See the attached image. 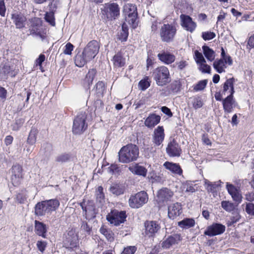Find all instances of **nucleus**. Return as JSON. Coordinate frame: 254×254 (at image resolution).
Here are the masks:
<instances>
[{
  "label": "nucleus",
  "mask_w": 254,
  "mask_h": 254,
  "mask_svg": "<svg viewBox=\"0 0 254 254\" xmlns=\"http://www.w3.org/2000/svg\"><path fill=\"white\" fill-rule=\"evenodd\" d=\"M12 18L13 19L16 28H21L24 26L26 18L21 14H12Z\"/></svg>",
  "instance_id": "nucleus-35"
},
{
  "label": "nucleus",
  "mask_w": 254,
  "mask_h": 254,
  "mask_svg": "<svg viewBox=\"0 0 254 254\" xmlns=\"http://www.w3.org/2000/svg\"><path fill=\"white\" fill-rule=\"evenodd\" d=\"M145 234L148 237L152 236L160 229L159 226L155 221H147L145 223Z\"/></svg>",
  "instance_id": "nucleus-21"
},
{
  "label": "nucleus",
  "mask_w": 254,
  "mask_h": 254,
  "mask_svg": "<svg viewBox=\"0 0 254 254\" xmlns=\"http://www.w3.org/2000/svg\"><path fill=\"white\" fill-rule=\"evenodd\" d=\"M235 82V80L233 77L227 79L223 86L222 94L225 95L228 92L230 93L229 95H233L235 92L234 87Z\"/></svg>",
  "instance_id": "nucleus-24"
},
{
  "label": "nucleus",
  "mask_w": 254,
  "mask_h": 254,
  "mask_svg": "<svg viewBox=\"0 0 254 254\" xmlns=\"http://www.w3.org/2000/svg\"><path fill=\"white\" fill-rule=\"evenodd\" d=\"M35 231L39 236L43 238L45 237V234L47 232V227L45 224L37 220L35 221Z\"/></svg>",
  "instance_id": "nucleus-31"
},
{
  "label": "nucleus",
  "mask_w": 254,
  "mask_h": 254,
  "mask_svg": "<svg viewBox=\"0 0 254 254\" xmlns=\"http://www.w3.org/2000/svg\"><path fill=\"white\" fill-rule=\"evenodd\" d=\"M10 173L11 174L10 180L12 185L14 186H19L23 179V169L21 165L15 164L12 166Z\"/></svg>",
  "instance_id": "nucleus-9"
},
{
  "label": "nucleus",
  "mask_w": 254,
  "mask_h": 254,
  "mask_svg": "<svg viewBox=\"0 0 254 254\" xmlns=\"http://www.w3.org/2000/svg\"><path fill=\"white\" fill-rule=\"evenodd\" d=\"M82 210L85 211L86 217L94 218L95 217V207L93 202H89L85 206L84 203L81 204Z\"/></svg>",
  "instance_id": "nucleus-26"
},
{
  "label": "nucleus",
  "mask_w": 254,
  "mask_h": 254,
  "mask_svg": "<svg viewBox=\"0 0 254 254\" xmlns=\"http://www.w3.org/2000/svg\"><path fill=\"white\" fill-rule=\"evenodd\" d=\"M174 192L167 188H162L158 190L157 194V200L159 203L167 202L171 200Z\"/></svg>",
  "instance_id": "nucleus-13"
},
{
  "label": "nucleus",
  "mask_w": 254,
  "mask_h": 254,
  "mask_svg": "<svg viewBox=\"0 0 254 254\" xmlns=\"http://www.w3.org/2000/svg\"><path fill=\"white\" fill-rule=\"evenodd\" d=\"M150 86L149 82L147 80H141L139 82V87L142 90H144Z\"/></svg>",
  "instance_id": "nucleus-56"
},
{
  "label": "nucleus",
  "mask_w": 254,
  "mask_h": 254,
  "mask_svg": "<svg viewBox=\"0 0 254 254\" xmlns=\"http://www.w3.org/2000/svg\"><path fill=\"white\" fill-rule=\"evenodd\" d=\"M181 240V235L180 234H174L164 241L162 243V246L165 249H168L172 246L178 244Z\"/></svg>",
  "instance_id": "nucleus-20"
},
{
  "label": "nucleus",
  "mask_w": 254,
  "mask_h": 254,
  "mask_svg": "<svg viewBox=\"0 0 254 254\" xmlns=\"http://www.w3.org/2000/svg\"><path fill=\"white\" fill-rule=\"evenodd\" d=\"M221 206L228 212H231L235 209V205L233 203L229 201H222L221 202Z\"/></svg>",
  "instance_id": "nucleus-44"
},
{
  "label": "nucleus",
  "mask_w": 254,
  "mask_h": 254,
  "mask_svg": "<svg viewBox=\"0 0 254 254\" xmlns=\"http://www.w3.org/2000/svg\"><path fill=\"white\" fill-rule=\"evenodd\" d=\"M103 188L102 187H99L97 191H96V199H99V202L100 206H102L103 204L105 203L104 194L103 192Z\"/></svg>",
  "instance_id": "nucleus-42"
},
{
  "label": "nucleus",
  "mask_w": 254,
  "mask_h": 254,
  "mask_svg": "<svg viewBox=\"0 0 254 254\" xmlns=\"http://www.w3.org/2000/svg\"><path fill=\"white\" fill-rule=\"evenodd\" d=\"M202 52L206 59L209 62H212L215 58V52L208 46L204 45L202 47Z\"/></svg>",
  "instance_id": "nucleus-33"
},
{
  "label": "nucleus",
  "mask_w": 254,
  "mask_h": 254,
  "mask_svg": "<svg viewBox=\"0 0 254 254\" xmlns=\"http://www.w3.org/2000/svg\"><path fill=\"white\" fill-rule=\"evenodd\" d=\"M35 213L36 215L40 216L49 214L45 201L38 202L35 205Z\"/></svg>",
  "instance_id": "nucleus-29"
},
{
  "label": "nucleus",
  "mask_w": 254,
  "mask_h": 254,
  "mask_svg": "<svg viewBox=\"0 0 254 254\" xmlns=\"http://www.w3.org/2000/svg\"><path fill=\"white\" fill-rule=\"evenodd\" d=\"M207 83V80L206 79L200 80L193 86V89L196 92L201 91L205 88Z\"/></svg>",
  "instance_id": "nucleus-43"
},
{
  "label": "nucleus",
  "mask_w": 254,
  "mask_h": 254,
  "mask_svg": "<svg viewBox=\"0 0 254 254\" xmlns=\"http://www.w3.org/2000/svg\"><path fill=\"white\" fill-rule=\"evenodd\" d=\"M177 32L175 25L164 24L160 30V36L162 41L169 43L173 41Z\"/></svg>",
  "instance_id": "nucleus-6"
},
{
  "label": "nucleus",
  "mask_w": 254,
  "mask_h": 254,
  "mask_svg": "<svg viewBox=\"0 0 254 254\" xmlns=\"http://www.w3.org/2000/svg\"><path fill=\"white\" fill-rule=\"evenodd\" d=\"M248 46L251 48H254V34L250 37L248 41Z\"/></svg>",
  "instance_id": "nucleus-64"
},
{
  "label": "nucleus",
  "mask_w": 254,
  "mask_h": 254,
  "mask_svg": "<svg viewBox=\"0 0 254 254\" xmlns=\"http://www.w3.org/2000/svg\"><path fill=\"white\" fill-rule=\"evenodd\" d=\"M192 106L195 109H197L203 106V102L199 97L194 98L193 99Z\"/></svg>",
  "instance_id": "nucleus-51"
},
{
  "label": "nucleus",
  "mask_w": 254,
  "mask_h": 254,
  "mask_svg": "<svg viewBox=\"0 0 254 254\" xmlns=\"http://www.w3.org/2000/svg\"><path fill=\"white\" fill-rule=\"evenodd\" d=\"M204 185L205 188L207 190L208 192H211L213 191V188H212V183L209 181L208 180L205 179L204 180Z\"/></svg>",
  "instance_id": "nucleus-62"
},
{
  "label": "nucleus",
  "mask_w": 254,
  "mask_h": 254,
  "mask_svg": "<svg viewBox=\"0 0 254 254\" xmlns=\"http://www.w3.org/2000/svg\"><path fill=\"white\" fill-rule=\"evenodd\" d=\"M95 76V70L92 69L89 70L84 80V84L85 87L88 89L92 88L93 90L95 87V85L93 84V81Z\"/></svg>",
  "instance_id": "nucleus-25"
},
{
  "label": "nucleus",
  "mask_w": 254,
  "mask_h": 254,
  "mask_svg": "<svg viewBox=\"0 0 254 254\" xmlns=\"http://www.w3.org/2000/svg\"><path fill=\"white\" fill-rule=\"evenodd\" d=\"M123 13L125 17V22L133 28H135L138 25L137 8L135 5L131 3L125 4Z\"/></svg>",
  "instance_id": "nucleus-2"
},
{
  "label": "nucleus",
  "mask_w": 254,
  "mask_h": 254,
  "mask_svg": "<svg viewBox=\"0 0 254 254\" xmlns=\"http://www.w3.org/2000/svg\"><path fill=\"white\" fill-rule=\"evenodd\" d=\"M111 191L116 195H120L124 192V190L118 185H113L110 187Z\"/></svg>",
  "instance_id": "nucleus-48"
},
{
  "label": "nucleus",
  "mask_w": 254,
  "mask_h": 254,
  "mask_svg": "<svg viewBox=\"0 0 254 254\" xmlns=\"http://www.w3.org/2000/svg\"><path fill=\"white\" fill-rule=\"evenodd\" d=\"M183 189L186 192H194L195 191V189L192 186V185L190 184L189 183H186L183 185Z\"/></svg>",
  "instance_id": "nucleus-57"
},
{
  "label": "nucleus",
  "mask_w": 254,
  "mask_h": 254,
  "mask_svg": "<svg viewBox=\"0 0 254 254\" xmlns=\"http://www.w3.org/2000/svg\"><path fill=\"white\" fill-rule=\"evenodd\" d=\"M46 206L48 208L49 214H51L53 211H56L60 205V202L57 199H52L45 200Z\"/></svg>",
  "instance_id": "nucleus-32"
},
{
  "label": "nucleus",
  "mask_w": 254,
  "mask_h": 254,
  "mask_svg": "<svg viewBox=\"0 0 254 254\" xmlns=\"http://www.w3.org/2000/svg\"><path fill=\"white\" fill-rule=\"evenodd\" d=\"M45 20L49 23L52 26L55 25L54 13L53 11L47 12L45 14Z\"/></svg>",
  "instance_id": "nucleus-45"
},
{
  "label": "nucleus",
  "mask_w": 254,
  "mask_h": 254,
  "mask_svg": "<svg viewBox=\"0 0 254 254\" xmlns=\"http://www.w3.org/2000/svg\"><path fill=\"white\" fill-rule=\"evenodd\" d=\"M152 76L159 86H163L170 81V75L168 68L164 65L154 69Z\"/></svg>",
  "instance_id": "nucleus-3"
},
{
  "label": "nucleus",
  "mask_w": 254,
  "mask_h": 254,
  "mask_svg": "<svg viewBox=\"0 0 254 254\" xmlns=\"http://www.w3.org/2000/svg\"><path fill=\"white\" fill-rule=\"evenodd\" d=\"M71 158V156L69 154L64 153L58 156L56 160L58 162L63 163L69 161Z\"/></svg>",
  "instance_id": "nucleus-47"
},
{
  "label": "nucleus",
  "mask_w": 254,
  "mask_h": 254,
  "mask_svg": "<svg viewBox=\"0 0 254 254\" xmlns=\"http://www.w3.org/2000/svg\"><path fill=\"white\" fill-rule=\"evenodd\" d=\"M194 59L197 65L206 61L202 54L197 50L194 51Z\"/></svg>",
  "instance_id": "nucleus-46"
},
{
  "label": "nucleus",
  "mask_w": 254,
  "mask_h": 254,
  "mask_svg": "<svg viewBox=\"0 0 254 254\" xmlns=\"http://www.w3.org/2000/svg\"><path fill=\"white\" fill-rule=\"evenodd\" d=\"M89 60L87 59L83 53L77 54L75 57V64L78 67H82Z\"/></svg>",
  "instance_id": "nucleus-39"
},
{
  "label": "nucleus",
  "mask_w": 254,
  "mask_h": 254,
  "mask_svg": "<svg viewBox=\"0 0 254 254\" xmlns=\"http://www.w3.org/2000/svg\"><path fill=\"white\" fill-rule=\"evenodd\" d=\"M109 171L114 174L118 173L119 172V168L117 165H112L109 168Z\"/></svg>",
  "instance_id": "nucleus-63"
},
{
  "label": "nucleus",
  "mask_w": 254,
  "mask_h": 254,
  "mask_svg": "<svg viewBox=\"0 0 254 254\" xmlns=\"http://www.w3.org/2000/svg\"><path fill=\"white\" fill-rule=\"evenodd\" d=\"M163 166L173 174L179 175L182 174L183 171L180 166L178 164L167 161L164 163Z\"/></svg>",
  "instance_id": "nucleus-28"
},
{
  "label": "nucleus",
  "mask_w": 254,
  "mask_h": 254,
  "mask_svg": "<svg viewBox=\"0 0 254 254\" xmlns=\"http://www.w3.org/2000/svg\"><path fill=\"white\" fill-rule=\"evenodd\" d=\"M64 244L67 248L72 249L76 247L78 239V236L74 229H71L65 235Z\"/></svg>",
  "instance_id": "nucleus-10"
},
{
  "label": "nucleus",
  "mask_w": 254,
  "mask_h": 254,
  "mask_svg": "<svg viewBox=\"0 0 254 254\" xmlns=\"http://www.w3.org/2000/svg\"><path fill=\"white\" fill-rule=\"evenodd\" d=\"M222 104L224 112L230 113L236 106L237 103L233 98V95H229L222 100Z\"/></svg>",
  "instance_id": "nucleus-16"
},
{
  "label": "nucleus",
  "mask_w": 254,
  "mask_h": 254,
  "mask_svg": "<svg viewBox=\"0 0 254 254\" xmlns=\"http://www.w3.org/2000/svg\"><path fill=\"white\" fill-rule=\"evenodd\" d=\"M95 41H92L90 42L86 47L85 48L83 54L87 58V59L90 60L94 59L95 57Z\"/></svg>",
  "instance_id": "nucleus-23"
},
{
  "label": "nucleus",
  "mask_w": 254,
  "mask_h": 254,
  "mask_svg": "<svg viewBox=\"0 0 254 254\" xmlns=\"http://www.w3.org/2000/svg\"><path fill=\"white\" fill-rule=\"evenodd\" d=\"M246 211L251 215H254V204L249 202L246 203Z\"/></svg>",
  "instance_id": "nucleus-53"
},
{
  "label": "nucleus",
  "mask_w": 254,
  "mask_h": 254,
  "mask_svg": "<svg viewBox=\"0 0 254 254\" xmlns=\"http://www.w3.org/2000/svg\"><path fill=\"white\" fill-rule=\"evenodd\" d=\"M139 156L138 147L133 144L123 146L118 153L119 161L123 163H128L136 160Z\"/></svg>",
  "instance_id": "nucleus-1"
},
{
  "label": "nucleus",
  "mask_w": 254,
  "mask_h": 254,
  "mask_svg": "<svg viewBox=\"0 0 254 254\" xmlns=\"http://www.w3.org/2000/svg\"><path fill=\"white\" fill-rule=\"evenodd\" d=\"M213 66L215 70L219 73L225 72V69L227 65L225 64V62L223 59H217L214 61Z\"/></svg>",
  "instance_id": "nucleus-34"
},
{
  "label": "nucleus",
  "mask_w": 254,
  "mask_h": 254,
  "mask_svg": "<svg viewBox=\"0 0 254 254\" xmlns=\"http://www.w3.org/2000/svg\"><path fill=\"white\" fill-rule=\"evenodd\" d=\"M182 213V206L180 203L176 202L171 204L168 208V215L170 219H174Z\"/></svg>",
  "instance_id": "nucleus-18"
},
{
  "label": "nucleus",
  "mask_w": 254,
  "mask_h": 254,
  "mask_svg": "<svg viewBox=\"0 0 254 254\" xmlns=\"http://www.w3.org/2000/svg\"><path fill=\"white\" fill-rule=\"evenodd\" d=\"M87 115L85 112H81L77 114L73 120L72 132L74 134H81L87 128L86 122Z\"/></svg>",
  "instance_id": "nucleus-5"
},
{
  "label": "nucleus",
  "mask_w": 254,
  "mask_h": 254,
  "mask_svg": "<svg viewBox=\"0 0 254 254\" xmlns=\"http://www.w3.org/2000/svg\"><path fill=\"white\" fill-rule=\"evenodd\" d=\"M73 49V46L70 43H67L65 46L64 53L65 55H71Z\"/></svg>",
  "instance_id": "nucleus-54"
},
{
  "label": "nucleus",
  "mask_w": 254,
  "mask_h": 254,
  "mask_svg": "<svg viewBox=\"0 0 254 254\" xmlns=\"http://www.w3.org/2000/svg\"><path fill=\"white\" fill-rule=\"evenodd\" d=\"M157 57L161 62L166 64H170L174 63L176 59L174 54L165 51L160 52L158 54Z\"/></svg>",
  "instance_id": "nucleus-19"
},
{
  "label": "nucleus",
  "mask_w": 254,
  "mask_h": 254,
  "mask_svg": "<svg viewBox=\"0 0 254 254\" xmlns=\"http://www.w3.org/2000/svg\"><path fill=\"white\" fill-rule=\"evenodd\" d=\"M164 129L162 126H158L155 128L152 134V142L155 146L161 145L164 139Z\"/></svg>",
  "instance_id": "nucleus-14"
},
{
  "label": "nucleus",
  "mask_w": 254,
  "mask_h": 254,
  "mask_svg": "<svg viewBox=\"0 0 254 254\" xmlns=\"http://www.w3.org/2000/svg\"><path fill=\"white\" fill-rule=\"evenodd\" d=\"M6 11L5 3L3 0H0V15L4 16Z\"/></svg>",
  "instance_id": "nucleus-61"
},
{
  "label": "nucleus",
  "mask_w": 254,
  "mask_h": 254,
  "mask_svg": "<svg viewBox=\"0 0 254 254\" xmlns=\"http://www.w3.org/2000/svg\"><path fill=\"white\" fill-rule=\"evenodd\" d=\"M182 27L186 31L192 33L196 29L197 24L190 16L182 14L180 15Z\"/></svg>",
  "instance_id": "nucleus-11"
},
{
  "label": "nucleus",
  "mask_w": 254,
  "mask_h": 254,
  "mask_svg": "<svg viewBox=\"0 0 254 254\" xmlns=\"http://www.w3.org/2000/svg\"><path fill=\"white\" fill-rule=\"evenodd\" d=\"M101 13L103 15L108 19L117 18L120 13V8L119 5L115 2H109L102 5Z\"/></svg>",
  "instance_id": "nucleus-4"
},
{
  "label": "nucleus",
  "mask_w": 254,
  "mask_h": 254,
  "mask_svg": "<svg viewBox=\"0 0 254 254\" xmlns=\"http://www.w3.org/2000/svg\"><path fill=\"white\" fill-rule=\"evenodd\" d=\"M52 149V145L49 143H44L42 146L41 150L45 152H50Z\"/></svg>",
  "instance_id": "nucleus-59"
},
{
  "label": "nucleus",
  "mask_w": 254,
  "mask_h": 254,
  "mask_svg": "<svg viewBox=\"0 0 254 254\" xmlns=\"http://www.w3.org/2000/svg\"><path fill=\"white\" fill-rule=\"evenodd\" d=\"M47 244L44 241H38L37 243V247L38 250L42 253H43L46 247Z\"/></svg>",
  "instance_id": "nucleus-58"
},
{
  "label": "nucleus",
  "mask_w": 254,
  "mask_h": 254,
  "mask_svg": "<svg viewBox=\"0 0 254 254\" xmlns=\"http://www.w3.org/2000/svg\"><path fill=\"white\" fill-rule=\"evenodd\" d=\"M226 189L228 193L231 195L233 199L240 203L242 201V196L240 190L234 185L228 183L226 184Z\"/></svg>",
  "instance_id": "nucleus-17"
},
{
  "label": "nucleus",
  "mask_w": 254,
  "mask_h": 254,
  "mask_svg": "<svg viewBox=\"0 0 254 254\" xmlns=\"http://www.w3.org/2000/svg\"><path fill=\"white\" fill-rule=\"evenodd\" d=\"M38 131L35 128H32L29 134L27 140V143L29 144L31 146H33L36 142L37 140V135L38 134Z\"/></svg>",
  "instance_id": "nucleus-37"
},
{
  "label": "nucleus",
  "mask_w": 254,
  "mask_h": 254,
  "mask_svg": "<svg viewBox=\"0 0 254 254\" xmlns=\"http://www.w3.org/2000/svg\"><path fill=\"white\" fill-rule=\"evenodd\" d=\"M225 231V226L219 223H213L209 226L204 231V235L212 237L222 234Z\"/></svg>",
  "instance_id": "nucleus-12"
},
{
  "label": "nucleus",
  "mask_w": 254,
  "mask_h": 254,
  "mask_svg": "<svg viewBox=\"0 0 254 254\" xmlns=\"http://www.w3.org/2000/svg\"><path fill=\"white\" fill-rule=\"evenodd\" d=\"M136 251V248L133 246L127 247L124 250L121 254H134Z\"/></svg>",
  "instance_id": "nucleus-55"
},
{
  "label": "nucleus",
  "mask_w": 254,
  "mask_h": 254,
  "mask_svg": "<svg viewBox=\"0 0 254 254\" xmlns=\"http://www.w3.org/2000/svg\"><path fill=\"white\" fill-rule=\"evenodd\" d=\"M45 60V56L43 54H41L39 58L36 60L35 64L36 66L39 65L42 67V64Z\"/></svg>",
  "instance_id": "nucleus-60"
},
{
  "label": "nucleus",
  "mask_w": 254,
  "mask_h": 254,
  "mask_svg": "<svg viewBox=\"0 0 254 254\" xmlns=\"http://www.w3.org/2000/svg\"><path fill=\"white\" fill-rule=\"evenodd\" d=\"M175 65L178 69L182 70L185 69L188 65V64L186 61L181 60L180 61L177 62Z\"/></svg>",
  "instance_id": "nucleus-52"
},
{
  "label": "nucleus",
  "mask_w": 254,
  "mask_h": 254,
  "mask_svg": "<svg viewBox=\"0 0 254 254\" xmlns=\"http://www.w3.org/2000/svg\"><path fill=\"white\" fill-rule=\"evenodd\" d=\"M215 34L213 32L206 31L202 33V37L205 40H210L215 37Z\"/></svg>",
  "instance_id": "nucleus-50"
},
{
  "label": "nucleus",
  "mask_w": 254,
  "mask_h": 254,
  "mask_svg": "<svg viewBox=\"0 0 254 254\" xmlns=\"http://www.w3.org/2000/svg\"><path fill=\"white\" fill-rule=\"evenodd\" d=\"M160 116L151 114L146 118L144 124L148 128H153L160 122Z\"/></svg>",
  "instance_id": "nucleus-27"
},
{
  "label": "nucleus",
  "mask_w": 254,
  "mask_h": 254,
  "mask_svg": "<svg viewBox=\"0 0 254 254\" xmlns=\"http://www.w3.org/2000/svg\"><path fill=\"white\" fill-rule=\"evenodd\" d=\"M129 170L133 174L145 177L146 176L147 170L143 166L139 164H135L129 166Z\"/></svg>",
  "instance_id": "nucleus-22"
},
{
  "label": "nucleus",
  "mask_w": 254,
  "mask_h": 254,
  "mask_svg": "<svg viewBox=\"0 0 254 254\" xmlns=\"http://www.w3.org/2000/svg\"><path fill=\"white\" fill-rule=\"evenodd\" d=\"M127 218L126 213L124 211H119L114 209L111 211L107 216L106 219L111 224L115 226H119L123 223Z\"/></svg>",
  "instance_id": "nucleus-8"
},
{
  "label": "nucleus",
  "mask_w": 254,
  "mask_h": 254,
  "mask_svg": "<svg viewBox=\"0 0 254 254\" xmlns=\"http://www.w3.org/2000/svg\"><path fill=\"white\" fill-rule=\"evenodd\" d=\"M166 152L169 156L171 157L179 156L180 155L181 148L174 139L169 142L166 148Z\"/></svg>",
  "instance_id": "nucleus-15"
},
{
  "label": "nucleus",
  "mask_w": 254,
  "mask_h": 254,
  "mask_svg": "<svg viewBox=\"0 0 254 254\" xmlns=\"http://www.w3.org/2000/svg\"><path fill=\"white\" fill-rule=\"evenodd\" d=\"M148 200L147 193L144 191H141L130 196L128 200V204L132 208H138L146 203Z\"/></svg>",
  "instance_id": "nucleus-7"
},
{
  "label": "nucleus",
  "mask_w": 254,
  "mask_h": 254,
  "mask_svg": "<svg viewBox=\"0 0 254 254\" xmlns=\"http://www.w3.org/2000/svg\"><path fill=\"white\" fill-rule=\"evenodd\" d=\"M198 68L203 73L210 74L211 73V67L206 64V61L198 64Z\"/></svg>",
  "instance_id": "nucleus-41"
},
{
  "label": "nucleus",
  "mask_w": 254,
  "mask_h": 254,
  "mask_svg": "<svg viewBox=\"0 0 254 254\" xmlns=\"http://www.w3.org/2000/svg\"><path fill=\"white\" fill-rule=\"evenodd\" d=\"M100 232L108 241L112 242L114 240L113 233L112 232L107 229L104 226L101 227L100 229Z\"/></svg>",
  "instance_id": "nucleus-40"
},
{
  "label": "nucleus",
  "mask_w": 254,
  "mask_h": 254,
  "mask_svg": "<svg viewBox=\"0 0 254 254\" xmlns=\"http://www.w3.org/2000/svg\"><path fill=\"white\" fill-rule=\"evenodd\" d=\"M113 64L115 67H122L126 64V59L120 54L115 55L113 59Z\"/></svg>",
  "instance_id": "nucleus-36"
},
{
  "label": "nucleus",
  "mask_w": 254,
  "mask_h": 254,
  "mask_svg": "<svg viewBox=\"0 0 254 254\" xmlns=\"http://www.w3.org/2000/svg\"><path fill=\"white\" fill-rule=\"evenodd\" d=\"M16 200L19 203H24L27 199V195L25 191H22L18 193L16 196Z\"/></svg>",
  "instance_id": "nucleus-49"
},
{
  "label": "nucleus",
  "mask_w": 254,
  "mask_h": 254,
  "mask_svg": "<svg viewBox=\"0 0 254 254\" xmlns=\"http://www.w3.org/2000/svg\"><path fill=\"white\" fill-rule=\"evenodd\" d=\"M128 29L127 23L124 22L122 25V30L118 34V38L121 41H126L128 37Z\"/></svg>",
  "instance_id": "nucleus-38"
},
{
  "label": "nucleus",
  "mask_w": 254,
  "mask_h": 254,
  "mask_svg": "<svg viewBox=\"0 0 254 254\" xmlns=\"http://www.w3.org/2000/svg\"><path fill=\"white\" fill-rule=\"evenodd\" d=\"M195 224V220L192 218H185L178 222V225L180 228L188 229L193 227Z\"/></svg>",
  "instance_id": "nucleus-30"
}]
</instances>
